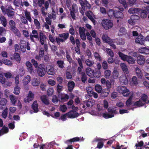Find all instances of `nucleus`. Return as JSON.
<instances>
[{
    "label": "nucleus",
    "instance_id": "35",
    "mask_svg": "<svg viewBox=\"0 0 149 149\" xmlns=\"http://www.w3.org/2000/svg\"><path fill=\"white\" fill-rule=\"evenodd\" d=\"M0 21L1 23L3 26L5 27L7 26V19L5 17L3 16H1L0 17Z\"/></svg>",
    "mask_w": 149,
    "mask_h": 149
},
{
    "label": "nucleus",
    "instance_id": "46",
    "mask_svg": "<svg viewBox=\"0 0 149 149\" xmlns=\"http://www.w3.org/2000/svg\"><path fill=\"white\" fill-rule=\"evenodd\" d=\"M75 86V84L74 82L71 81L69 82L68 84V90L70 91H72Z\"/></svg>",
    "mask_w": 149,
    "mask_h": 149
},
{
    "label": "nucleus",
    "instance_id": "62",
    "mask_svg": "<svg viewBox=\"0 0 149 149\" xmlns=\"http://www.w3.org/2000/svg\"><path fill=\"white\" fill-rule=\"evenodd\" d=\"M20 88L17 85H16L15 87L14 91V93L16 95H18L20 93Z\"/></svg>",
    "mask_w": 149,
    "mask_h": 149
},
{
    "label": "nucleus",
    "instance_id": "12",
    "mask_svg": "<svg viewBox=\"0 0 149 149\" xmlns=\"http://www.w3.org/2000/svg\"><path fill=\"white\" fill-rule=\"evenodd\" d=\"M102 39L104 42L108 43L113 48H116L115 45L113 44V40H111L107 35H103L102 36Z\"/></svg>",
    "mask_w": 149,
    "mask_h": 149
},
{
    "label": "nucleus",
    "instance_id": "34",
    "mask_svg": "<svg viewBox=\"0 0 149 149\" xmlns=\"http://www.w3.org/2000/svg\"><path fill=\"white\" fill-rule=\"evenodd\" d=\"M119 76V73L116 68H114L112 72V77L114 79H117Z\"/></svg>",
    "mask_w": 149,
    "mask_h": 149
},
{
    "label": "nucleus",
    "instance_id": "15",
    "mask_svg": "<svg viewBox=\"0 0 149 149\" xmlns=\"http://www.w3.org/2000/svg\"><path fill=\"white\" fill-rule=\"evenodd\" d=\"M145 40L144 37L143 36L140 35L136 38L135 42L136 43L142 45L144 44Z\"/></svg>",
    "mask_w": 149,
    "mask_h": 149
},
{
    "label": "nucleus",
    "instance_id": "43",
    "mask_svg": "<svg viewBox=\"0 0 149 149\" xmlns=\"http://www.w3.org/2000/svg\"><path fill=\"white\" fill-rule=\"evenodd\" d=\"M38 105L37 101L34 102L32 105V108L35 112L36 113L38 111Z\"/></svg>",
    "mask_w": 149,
    "mask_h": 149
},
{
    "label": "nucleus",
    "instance_id": "54",
    "mask_svg": "<svg viewBox=\"0 0 149 149\" xmlns=\"http://www.w3.org/2000/svg\"><path fill=\"white\" fill-rule=\"evenodd\" d=\"M25 14L27 20L30 22H31L32 19L31 18L30 13L27 10H26L25 12Z\"/></svg>",
    "mask_w": 149,
    "mask_h": 149
},
{
    "label": "nucleus",
    "instance_id": "32",
    "mask_svg": "<svg viewBox=\"0 0 149 149\" xmlns=\"http://www.w3.org/2000/svg\"><path fill=\"white\" fill-rule=\"evenodd\" d=\"M145 61V58L143 56L139 55L137 58V62L140 65H142L144 63Z\"/></svg>",
    "mask_w": 149,
    "mask_h": 149
},
{
    "label": "nucleus",
    "instance_id": "20",
    "mask_svg": "<svg viewBox=\"0 0 149 149\" xmlns=\"http://www.w3.org/2000/svg\"><path fill=\"white\" fill-rule=\"evenodd\" d=\"M149 13V10L147 8L143 10H140L139 15H141V17L142 18H145L146 17V14Z\"/></svg>",
    "mask_w": 149,
    "mask_h": 149
},
{
    "label": "nucleus",
    "instance_id": "10",
    "mask_svg": "<svg viewBox=\"0 0 149 149\" xmlns=\"http://www.w3.org/2000/svg\"><path fill=\"white\" fill-rule=\"evenodd\" d=\"M117 91L120 93H122L124 96L127 97L130 94V92L126 87L119 86L117 88Z\"/></svg>",
    "mask_w": 149,
    "mask_h": 149
},
{
    "label": "nucleus",
    "instance_id": "40",
    "mask_svg": "<svg viewBox=\"0 0 149 149\" xmlns=\"http://www.w3.org/2000/svg\"><path fill=\"white\" fill-rule=\"evenodd\" d=\"M81 139V138L80 139L78 137H76L67 140L65 142V143L66 144H68L69 143H71L72 142H74L79 141Z\"/></svg>",
    "mask_w": 149,
    "mask_h": 149
},
{
    "label": "nucleus",
    "instance_id": "18",
    "mask_svg": "<svg viewBox=\"0 0 149 149\" xmlns=\"http://www.w3.org/2000/svg\"><path fill=\"white\" fill-rule=\"evenodd\" d=\"M47 71L48 74L54 75L55 73V70L52 66L48 65L46 67Z\"/></svg>",
    "mask_w": 149,
    "mask_h": 149
},
{
    "label": "nucleus",
    "instance_id": "33",
    "mask_svg": "<svg viewBox=\"0 0 149 149\" xmlns=\"http://www.w3.org/2000/svg\"><path fill=\"white\" fill-rule=\"evenodd\" d=\"M12 60L15 59L18 62H20V58L19 54L17 53H15L13 56L11 57Z\"/></svg>",
    "mask_w": 149,
    "mask_h": 149
},
{
    "label": "nucleus",
    "instance_id": "8",
    "mask_svg": "<svg viewBox=\"0 0 149 149\" xmlns=\"http://www.w3.org/2000/svg\"><path fill=\"white\" fill-rule=\"evenodd\" d=\"M101 24L103 27L106 30L111 28L113 25V23L111 20L107 19H103Z\"/></svg>",
    "mask_w": 149,
    "mask_h": 149
},
{
    "label": "nucleus",
    "instance_id": "49",
    "mask_svg": "<svg viewBox=\"0 0 149 149\" xmlns=\"http://www.w3.org/2000/svg\"><path fill=\"white\" fill-rule=\"evenodd\" d=\"M86 90L89 96H92V94L93 93V90L92 88L91 87H87Z\"/></svg>",
    "mask_w": 149,
    "mask_h": 149
},
{
    "label": "nucleus",
    "instance_id": "23",
    "mask_svg": "<svg viewBox=\"0 0 149 149\" xmlns=\"http://www.w3.org/2000/svg\"><path fill=\"white\" fill-rule=\"evenodd\" d=\"M39 35L40 43L42 45H43L44 44L45 41L46 39V37L43 34L42 31H40Z\"/></svg>",
    "mask_w": 149,
    "mask_h": 149
},
{
    "label": "nucleus",
    "instance_id": "6",
    "mask_svg": "<svg viewBox=\"0 0 149 149\" xmlns=\"http://www.w3.org/2000/svg\"><path fill=\"white\" fill-rule=\"evenodd\" d=\"M10 103L13 105H16L18 109H20L22 108L21 103L17 97H15L13 95H10L9 96Z\"/></svg>",
    "mask_w": 149,
    "mask_h": 149
},
{
    "label": "nucleus",
    "instance_id": "64",
    "mask_svg": "<svg viewBox=\"0 0 149 149\" xmlns=\"http://www.w3.org/2000/svg\"><path fill=\"white\" fill-rule=\"evenodd\" d=\"M7 30L3 27H0V34L1 35L6 33Z\"/></svg>",
    "mask_w": 149,
    "mask_h": 149
},
{
    "label": "nucleus",
    "instance_id": "38",
    "mask_svg": "<svg viewBox=\"0 0 149 149\" xmlns=\"http://www.w3.org/2000/svg\"><path fill=\"white\" fill-rule=\"evenodd\" d=\"M40 99L42 102L46 105L49 104V101L46 95H42L40 97Z\"/></svg>",
    "mask_w": 149,
    "mask_h": 149
},
{
    "label": "nucleus",
    "instance_id": "61",
    "mask_svg": "<svg viewBox=\"0 0 149 149\" xmlns=\"http://www.w3.org/2000/svg\"><path fill=\"white\" fill-rule=\"evenodd\" d=\"M110 92V90L109 89L105 88L103 89L102 92V94H105V95H104V97H107L109 94Z\"/></svg>",
    "mask_w": 149,
    "mask_h": 149
},
{
    "label": "nucleus",
    "instance_id": "53",
    "mask_svg": "<svg viewBox=\"0 0 149 149\" xmlns=\"http://www.w3.org/2000/svg\"><path fill=\"white\" fill-rule=\"evenodd\" d=\"M3 63L5 65L9 66H11L12 63L11 61L7 59H2Z\"/></svg>",
    "mask_w": 149,
    "mask_h": 149
},
{
    "label": "nucleus",
    "instance_id": "47",
    "mask_svg": "<svg viewBox=\"0 0 149 149\" xmlns=\"http://www.w3.org/2000/svg\"><path fill=\"white\" fill-rule=\"evenodd\" d=\"M135 71L136 74L138 77L140 79H142V74L140 70L137 67L135 69Z\"/></svg>",
    "mask_w": 149,
    "mask_h": 149
},
{
    "label": "nucleus",
    "instance_id": "56",
    "mask_svg": "<svg viewBox=\"0 0 149 149\" xmlns=\"http://www.w3.org/2000/svg\"><path fill=\"white\" fill-rule=\"evenodd\" d=\"M95 89L96 91L99 93H100L102 91V88L100 85L97 84L95 86Z\"/></svg>",
    "mask_w": 149,
    "mask_h": 149
},
{
    "label": "nucleus",
    "instance_id": "27",
    "mask_svg": "<svg viewBox=\"0 0 149 149\" xmlns=\"http://www.w3.org/2000/svg\"><path fill=\"white\" fill-rule=\"evenodd\" d=\"M140 9L132 8L129 9L128 12L130 14L136 13L139 15V12H140Z\"/></svg>",
    "mask_w": 149,
    "mask_h": 149
},
{
    "label": "nucleus",
    "instance_id": "14",
    "mask_svg": "<svg viewBox=\"0 0 149 149\" xmlns=\"http://www.w3.org/2000/svg\"><path fill=\"white\" fill-rule=\"evenodd\" d=\"M34 97V94L31 91H29L28 96L24 99L25 102H29L33 100Z\"/></svg>",
    "mask_w": 149,
    "mask_h": 149
},
{
    "label": "nucleus",
    "instance_id": "4",
    "mask_svg": "<svg viewBox=\"0 0 149 149\" xmlns=\"http://www.w3.org/2000/svg\"><path fill=\"white\" fill-rule=\"evenodd\" d=\"M1 9L3 13L4 14H7L9 17H10L14 15V10L11 6H6L5 7L2 6L1 7Z\"/></svg>",
    "mask_w": 149,
    "mask_h": 149
},
{
    "label": "nucleus",
    "instance_id": "16",
    "mask_svg": "<svg viewBox=\"0 0 149 149\" xmlns=\"http://www.w3.org/2000/svg\"><path fill=\"white\" fill-rule=\"evenodd\" d=\"M86 15L89 19L93 22V24L95 25V21L94 19L95 18V16L93 13L91 11H89L88 12Z\"/></svg>",
    "mask_w": 149,
    "mask_h": 149
},
{
    "label": "nucleus",
    "instance_id": "41",
    "mask_svg": "<svg viewBox=\"0 0 149 149\" xmlns=\"http://www.w3.org/2000/svg\"><path fill=\"white\" fill-rule=\"evenodd\" d=\"M9 28L11 30L16 28V27L15 23L13 20H10L9 21Z\"/></svg>",
    "mask_w": 149,
    "mask_h": 149
},
{
    "label": "nucleus",
    "instance_id": "63",
    "mask_svg": "<svg viewBox=\"0 0 149 149\" xmlns=\"http://www.w3.org/2000/svg\"><path fill=\"white\" fill-rule=\"evenodd\" d=\"M85 63L88 66H92L94 63L93 61L90 60L89 59L86 60L85 61Z\"/></svg>",
    "mask_w": 149,
    "mask_h": 149
},
{
    "label": "nucleus",
    "instance_id": "57",
    "mask_svg": "<svg viewBox=\"0 0 149 149\" xmlns=\"http://www.w3.org/2000/svg\"><path fill=\"white\" fill-rule=\"evenodd\" d=\"M67 109V107L66 105H62L60 106L59 110L63 112H65Z\"/></svg>",
    "mask_w": 149,
    "mask_h": 149
},
{
    "label": "nucleus",
    "instance_id": "42",
    "mask_svg": "<svg viewBox=\"0 0 149 149\" xmlns=\"http://www.w3.org/2000/svg\"><path fill=\"white\" fill-rule=\"evenodd\" d=\"M11 31L18 37H21V34L20 33V31L16 28L12 29Z\"/></svg>",
    "mask_w": 149,
    "mask_h": 149
},
{
    "label": "nucleus",
    "instance_id": "50",
    "mask_svg": "<svg viewBox=\"0 0 149 149\" xmlns=\"http://www.w3.org/2000/svg\"><path fill=\"white\" fill-rule=\"evenodd\" d=\"M59 37L62 38L65 41L68 37L69 33H64L60 34L59 35Z\"/></svg>",
    "mask_w": 149,
    "mask_h": 149
},
{
    "label": "nucleus",
    "instance_id": "29",
    "mask_svg": "<svg viewBox=\"0 0 149 149\" xmlns=\"http://www.w3.org/2000/svg\"><path fill=\"white\" fill-rule=\"evenodd\" d=\"M30 38L31 40L34 41L33 38H38V35L37 31L35 30H33L32 31V34L30 35Z\"/></svg>",
    "mask_w": 149,
    "mask_h": 149
},
{
    "label": "nucleus",
    "instance_id": "59",
    "mask_svg": "<svg viewBox=\"0 0 149 149\" xmlns=\"http://www.w3.org/2000/svg\"><path fill=\"white\" fill-rule=\"evenodd\" d=\"M116 11H114L112 9H109L108 11V14L110 17H112L113 16H114V15Z\"/></svg>",
    "mask_w": 149,
    "mask_h": 149
},
{
    "label": "nucleus",
    "instance_id": "30",
    "mask_svg": "<svg viewBox=\"0 0 149 149\" xmlns=\"http://www.w3.org/2000/svg\"><path fill=\"white\" fill-rule=\"evenodd\" d=\"M120 66L125 74H127L129 73V71L127 65L124 63H121L120 64Z\"/></svg>",
    "mask_w": 149,
    "mask_h": 149
},
{
    "label": "nucleus",
    "instance_id": "52",
    "mask_svg": "<svg viewBox=\"0 0 149 149\" xmlns=\"http://www.w3.org/2000/svg\"><path fill=\"white\" fill-rule=\"evenodd\" d=\"M119 3L123 5L125 9L127 8L128 7V4L125 0H118Z\"/></svg>",
    "mask_w": 149,
    "mask_h": 149
},
{
    "label": "nucleus",
    "instance_id": "24",
    "mask_svg": "<svg viewBox=\"0 0 149 149\" xmlns=\"http://www.w3.org/2000/svg\"><path fill=\"white\" fill-rule=\"evenodd\" d=\"M139 52L141 54H149V49L145 47H141L139 49Z\"/></svg>",
    "mask_w": 149,
    "mask_h": 149
},
{
    "label": "nucleus",
    "instance_id": "45",
    "mask_svg": "<svg viewBox=\"0 0 149 149\" xmlns=\"http://www.w3.org/2000/svg\"><path fill=\"white\" fill-rule=\"evenodd\" d=\"M114 17L116 18L122 19L123 17V15L122 12L120 11H116L114 15Z\"/></svg>",
    "mask_w": 149,
    "mask_h": 149
},
{
    "label": "nucleus",
    "instance_id": "22",
    "mask_svg": "<svg viewBox=\"0 0 149 149\" xmlns=\"http://www.w3.org/2000/svg\"><path fill=\"white\" fill-rule=\"evenodd\" d=\"M40 83V80L37 78H34L31 80V85L34 87L38 86Z\"/></svg>",
    "mask_w": 149,
    "mask_h": 149
},
{
    "label": "nucleus",
    "instance_id": "58",
    "mask_svg": "<svg viewBox=\"0 0 149 149\" xmlns=\"http://www.w3.org/2000/svg\"><path fill=\"white\" fill-rule=\"evenodd\" d=\"M8 109L6 107L5 109L3 111V112L2 113V117L4 119H6L7 117L8 114Z\"/></svg>",
    "mask_w": 149,
    "mask_h": 149
},
{
    "label": "nucleus",
    "instance_id": "55",
    "mask_svg": "<svg viewBox=\"0 0 149 149\" xmlns=\"http://www.w3.org/2000/svg\"><path fill=\"white\" fill-rule=\"evenodd\" d=\"M44 51V50H40V51L39 53V56H36V58L38 60L41 59V58L43 56Z\"/></svg>",
    "mask_w": 149,
    "mask_h": 149
},
{
    "label": "nucleus",
    "instance_id": "37",
    "mask_svg": "<svg viewBox=\"0 0 149 149\" xmlns=\"http://www.w3.org/2000/svg\"><path fill=\"white\" fill-rule=\"evenodd\" d=\"M86 72L87 74L89 77H92L93 76L94 71L90 68H88L86 69Z\"/></svg>",
    "mask_w": 149,
    "mask_h": 149
},
{
    "label": "nucleus",
    "instance_id": "11",
    "mask_svg": "<svg viewBox=\"0 0 149 149\" xmlns=\"http://www.w3.org/2000/svg\"><path fill=\"white\" fill-rule=\"evenodd\" d=\"M78 7L75 4H73L70 9V15L73 20L76 19L75 13H76L78 12Z\"/></svg>",
    "mask_w": 149,
    "mask_h": 149
},
{
    "label": "nucleus",
    "instance_id": "21",
    "mask_svg": "<svg viewBox=\"0 0 149 149\" xmlns=\"http://www.w3.org/2000/svg\"><path fill=\"white\" fill-rule=\"evenodd\" d=\"M31 80V77L30 76L27 75L25 76L23 79L22 83L24 86L27 85Z\"/></svg>",
    "mask_w": 149,
    "mask_h": 149
},
{
    "label": "nucleus",
    "instance_id": "26",
    "mask_svg": "<svg viewBox=\"0 0 149 149\" xmlns=\"http://www.w3.org/2000/svg\"><path fill=\"white\" fill-rule=\"evenodd\" d=\"M1 95L0 94V109L3 108V106L5 105L7 102V100L1 97Z\"/></svg>",
    "mask_w": 149,
    "mask_h": 149
},
{
    "label": "nucleus",
    "instance_id": "31",
    "mask_svg": "<svg viewBox=\"0 0 149 149\" xmlns=\"http://www.w3.org/2000/svg\"><path fill=\"white\" fill-rule=\"evenodd\" d=\"M26 65L28 70L30 73L32 74L33 73H34V71L32 69V65L31 63L29 61H27L26 63Z\"/></svg>",
    "mask_w": 149,
    "mask_h": 149
},
{
    "label": "nucleus",
    "instance_id": "3",
    "mask_svg": "<svg viewBox=\"0 0 149 149\" xmlns=\"http://www.w3.org/2000/svg\"><path fill=\"white\" fill-rule=\"evenodd\" d=\"M148 96L146 95L143 94L139 100L136 102L134 104V106L138 107L146 105V104H149V100L148 101L146 100Z\"/></svg>",
    "mask_w": 149,
    "mask_h": 149
},
{
    "label": "nucleus",
    "instance_id": "39",
    "mask_svg": "<svg viewBox=\"0 0 149 149\" xmlns=\"http://www.w3.org/2000/svg\"><path fill=\"white\" fill-rule=\"evenodd\" d=\"M113 41L116 42L117 45H122L124 44L125 41L122 38L117 39L113 40Z\"/></svg>",
    "mask_w": 149,
    "mask_h": 149
},
{
    "label": "nucleus",
    "instance_id": "44",
    "mask_svg": "<svg viewBox=\"0 0 149 149\" xmlns=\"http://www.w3.org/2000/svg\"><path fill=\"white\" fill-rule=\"evenodd\" d=\"M132 97V96L130 97L129 98L127 101L126 103L127 106V107H130V109H131V107L132 106H133V104L131 102Z\"/></svg>",
    "mask_w": 149,
    "mask_h": 149
},
{
    "label": "nucleus",
    "instance_id": "5",
    "mask_svg": "<svg viewBox=\"0 0 149 149\" xmlns=\"http://www.w3.org/2000/svg\"><path fill=\"white\" fill-rule=\"evenodd\" d=\"M108 110L109 113V114L107 113H103L101 112V116H102L104 118L106 119H108L113 117L114 114H116V108L115 107H109L108 108Z\"/></svg>",
    "mask_w": 149,
    "mask_h": 149
},
{
    "label": "nucleus",
    "instance_id": "48",
    "mask_svg": "<svg viewBox=\"0 0 149 149\" xmlns=\"http://www.w3.org/2000/svg\"><path fill=\"white\" fill-rule=\"evenodd\" d=\"M8 129L7 127L4 126L1 130H0V136L8 132Z\"/></svg>",
    "mask_w": 149,
    "mask_h": 149
},
{
    "label": "nucleus",
    "instance_id": "36",
    "mask_svg": "<svg viewBox=\"0 0 149 149\" xmlns=\"http://www.w3.org/2000/svg\"><path fill=\"white\" fill-rule=\"evenodd\" d=\"M58 97L60 98L61 100L63 101H65L69 98L68 95L65 94H61V95H59Z\"/></svg>",
    "mask_w": 149,
    "mask_h": 149
},
{
    "label": "nucleus",
    "instance_id": "19",
    "mask_svg": "<svg viewBox=\"0 0 149 149\" xmlns=\"http://www.w3.org/2000/svg\"><path fill=\"white\" fill-rule=\"evenodd\" d=\"M79 3L81 5L82 8L84 9H85V6H86L89 9L91 8L90 5L87 1H85L84 2L82 0H80L79 1Z\"/></svg>",
    "mask_w": 149,
    "mask_h": 149
},
{
    "label": "nucleus",
    "instance_id": "17",
    "mask_svg": "<svg viewBox=\"0 0 149 149\" xmlns=\"http://www.w3.org/2000/svg\"><path fill=\"white\" fill-rule=\"evenodd\" d=\"M97 106L99 112H97L93 110L89 112L90 114L92 115L101 116V112L100 111L102 110V107L99 105H98Z\"/></svg>",
    "mask_w": 149,
    "mask_h": 149
},
{
    "label": "nucleus",
    "instance_id": "28",
    "mask_svg": "<svg viewBox=\"0 0 149 149\" xmlns=\"http://www.w3.org/2000/svg\"><path fill=\"white\" fill-rule=\"evenodd\" d=\"M84 103L86 104L87 107H90L93 106L95 104V101L92 99L89 100L87 101H85Z\"/></svg>",
    "mask_w": 149,
    "mask_h": 149
},
{
    "label": "nucleus",
    "instance_id": "60",
    "mask_svg": "<svg viewBox=\"0 0 149 149\" xmlns=\"http://www.w3.org/2000/svg\"><path fill=\"white\" fill-rule=\"evenodd\" d=\"M17 110V108L14 107H10L9 108V113L10 114L14 113Z\"/></svg>",
    "mask_w": 149,
    "mask_h": 149
},
{
    "label": "nucleus",
    "instance_id": "2",
    "mask_svg": "<svg viewBox=\"0 0 149 149\" xmlns=\"http://www.w3.org/2000/svg\"><path fill=\"white\" fill-rule=\"evenodd\" d=\"M118 54L122 60L124 61H126L129 64H134L135 62L134 59L131 56L125 55L120 52H118Z\"/></svg>",
    "mask_w": 149,
    "mask_h": 149
},
{
    "label": "nucleus",
    "instance_id": "9",
    "mask_svg": "<svg viewBox=\"0 0 149 149\" xmlns=\"http://www.w3.org/2000/svg\"><path fill=\"white\" fill-rule=\"evenodd\" d=\"M29 44L28 42L24 40H21L20 43V50L23 52H24L26 51V48L28 50L30 49V47L29 46Z\"/></svg>",
    "mask_w": 149,
    "mask_h": 149
},
{
    "label": "nucleus",
    "instance_id": "13",
    "mask_svg": "<svg viewBox=\"0 0 149 149\" xmlns=\"http://www.w3.org/2000/svg\"><path fill=\"white\" fill-rule=\"evenodd\" d=\"M38 74L39 76L42 77L45 74L46 71L44 66L42 65H40L38 67L37 70Z\"/></svg>",
    "mask_w": 149,
    "mask_h": 149
},
{
    "label": "nucleus",
    "instance_id": "1",
    "mask_svg": "<svg viewBox=\"0 0 149 149\" xmlns=\"http://www.w3.org/2000/svg\"><path fill=\"white\" fill-rule=\"evenodd\" d=\"M60 145L56 143L54 141H53L50 143H47L45 144H42L40 145V149H59V147Z\"/></svg>",
    "mask_w": 149,
    "mask_h": 149
},
{
    "label": "nucleus",
    "instance_id": "51",
    "mask_svg": "<svg viewBox=\"0 0 149 149\" xmlns=\"http://www.w3.org/2000/svg\"><path fill=\"white\" fill-rule=\"evenodd\" d=\"M111 71L109 70H106L104 72V77L106 79H109L111 74Z\"/></svg>",
    "mask_w": 149,
    "mask_h": 149
},
{
    "label": "nucleus",
    "instance_id": "7",
    "mask_svg": "<svg viewBox=\"0 0 149 149\" xmlns=\"http://www.w3.org/2000/svg\"><path fill=\"white\" fill-rule=\"evenodd\" d=\"M72 109V111L67 113L68 117L70 118H74L78 116L79 114L78 113L79 109L78 108L73 105Z\"/></svg>",
    "mask_w": 149,
    "mask_h": 149
},
{
    "label": "nucleus",
    "instance_id": "25",
    "mask_svg": "<svg viewBox=\"0 0 149 149\" xmlns=\"http://www.w3.org/2000/svg\"><path fill=\"white\" fill-rule=\"evenodd\" d=\"M120 81L121 84H125L128 82V80L125 76L123 75L120 77Z\"/></svg>",
    "mask_w": 149,
    "mask_h": 149
}]
</instances>
